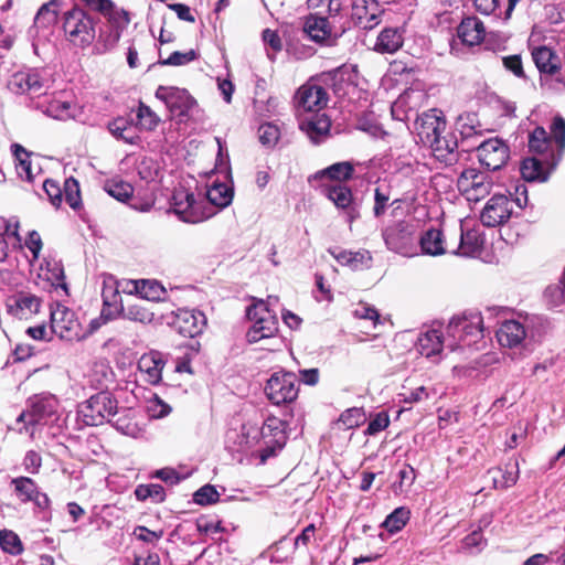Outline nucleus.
Segmentation results:
<instances>
[{
  "label": "nucleus",
  "mask_w": 565,
  "mask_h": 565,
  "mask_svg": "<svg viewBox=\"0 0 565 565\" xmlns=\"http://www.w3.org/2000/svg\"><path fill=\"white\" fill-rule=\"evenodd\" d=\"M258 139L262 145L273 147L279 139V129L273 124H263L258 128Z\"/></svg>",
  "instance_id": "54"
},
{
  "label": "nucleus",
  "mask_w": 565,
  "mask_h": 565,
  "mask_svg": "<svg viewBox=\"0 0 565 565\" xmlns=\"http://www.w3.org/2000/svg\"><path fill=\"white\" fill-rule=\"evenodd\" d=\"M104 190L114 199L126 202L134 193L130 183L120 179H111L105 182Z\"/></svg>",
  "instance_id": "47"
},
{
  "label": "nucleus",
  "mask_w": 565,
  "mask_h": 565,
  "mask_svg": "<svg viewBox=\"0 0 565 565\" xmlns=\"http://www.w3.org/2000/svg\"><path fill=\"white\" fill-rule=\"evenodd\" d=\"M552 132L557 147V153L552 152L545 158H526L522 161L520 171L525 181L544 182L556 168L565 152V119L561 116L554 118Z\"/></svg>",
  "instance_id": "2"
},
{
  "label": "nucleus",
  "mask_w": 565,
  "mask_h": 565,
  "mask_svg": "<svg viewBox=\"0 0 565 565\" xmlns=\"http://www.w3.org/2000/svg\"><path fill=\"white\" fill-rule=\"evenodd\" d=\"M56 7H57V0H51L50 2L44 3L40 8V10L35 17V22L46 23V24L55 22L56 18H57V13L55 10Z\"/></svg>",
  "instance_id": "60"
},
{
  "label": "nucleus",
  "mask_w": 565,
  "mask_h": 565,
  "mask_svg": "<svg viewBox=\"0 0 565 565\" xmlns=\"http://www.w3.org/2000/svg\"><path fill=\"white\" fill-rule=\"evenodd\" d=\"M446 129V120L441 116V111L437 109L423 113L415 121L416 135L424 146L427 142H431L434 137L444 134Z\"/></svg>",
  "instance_id": "15"
},
{
  "label": "nucleus",
  "mask_w": 565,
  "mask_h": 565,
  "mask_svg": "<svg viewBox=\"0 0 565 565\" xmlns=\"http://www.w3.org/2000/svg\"><path fill=\"white\" fill-rule=\"evenodd\" d=\"M233 189L225 183H214L206 191L209 202L216 207H226L232 203Z\"/></svg>",
  "instance_id": "43"
},
{
  "label": "nucleus",
  "mask_w": 565,
  "mask_h": 565,
  "mask_svg": "<svg viewBox=\"0 0 565 565\" xmlns=\"http://www.w3.org/2000/svg\"><path fill=\"white\" fill-rule=\"evenodd\" d=\"M57 399L53 395H34L28 399V409L18 417L19 422L30 425L45 423L57 412Z\"/></svg>",
  "instance_id": "11"
},
{
  "label": "nucleus",
  "mask_w": 565,
  "mask_h": 565,
  "mask_svg": "<svg viewBox=\"0 0 565 565\" xmlns=\"http://www.w3.org/2000/svg\"><path fill=\"white\" fill-rule=\"evenodd\" d=\"M532 56L541 73L555 74L559 70V57L547 46L535 47Z\"/></svg>",
  "instance_id": "35"
},
{
  "label": "nucleus",
  "mask_w": 565,
  "mask_h": 565,
  "mask_svg": "<svg viewBox=\"0 0 565 565\" xmlns=\"http://www.w3.org/2000/svg\"><path fill=\"white\" fill-rule=\"evenodd\" d=\"M483 320L479 313L455 317L446 327V348L451 351L457 348L472 347L483 338Z\"/></svg>",
  "instance_id": "3"
},
{
  "label": "nucleus",
  "mask_w": 565,
  "mask_h": 565,
  "mask_svg": "<svg viewBox=\"0 0 565 565\" xmlns=\"http://www.w3.org/2000/svg\"><path fill=\"white\" fill-rule=\"evenodd\" d=\"M43 189L47 194L52 205L58 207L62 203L63 196L65 202L71 205V177L64 180V191H62L56 181L51 179H46L44 181Z\"/></svg>",
  "instance_id": "40"
},
{
  "label": "nucleus",
  "mask_w": 565,
  "mask_h": 565,
  "mask_svg": "<svg viewBox=\"0 0 565 565\" xmlns=\"http://www.w3.org/2000/svg\"><path fill=\"white\" fill-rule=\"evenodd\" d=\"M459 231V244L451 248L450 253L467 257L475 256L480 252L483 244V238L477 231L465 232L461 225Z\"/></svg>",
  "instance_id": "34"
},
{
  "label": "nucleus",
  "mask_w": 565,
  "mask_h": 565,
  "mask_svg": "<svg viewBox=\"0 0 565 565\" xmlns=\"http://www.w3.org/2000/svg\"><path fill=\"white\" fill-rule=\"evenodd\" d=\"M327 93L319 85H302L296 94V104L305 111H318L327 105Z\"/></svg>",
  "instance_id": "19"
},
{
  "label": "nucleus",
  "mask_w": 565,
  "mask_h": 565,
  "mask_svg": "<svg viewBox=\"0 0 565 565\" xmlns=\"http://www.w3.org/2000/svg\"><path fill=\"white\" fill-rule=\"evenodd\" d=\"M198 57V53L194 50L188 52H173L167 60H161L159 63L162 65L181 66L189 64Z\"/></svg>",
  "instance_id": "57"
},
{
  "label": "nucleus",
  "mask_w": 565,
  "mask_h": 565,
  "mask_svg": "<svg viewBox=\"0 0 565 565\" xmlns=\"http://www.w3.org/2000/svg\"><path fill=\"white\" fill-rule=\"evenodd\" d=\"M418 242L423 254L426 255L439 256L451 250V247L445 241L443 232L437 228L425 231Z\"/></svg>",
  "instance_id": "27"
},
{
  "label": "nucleus",
  "mask_w": 565,
  "mask_h": 565,
  "mask_svg": "<svg viewBox=\"0 0 565 565\" xmlns=\"http://www.w3.org/2000/svg\"><path fill=\"white\" fill-rule=\"evenodd\" d=\"M354 172V168L352 163L348 161L337 162L326 168L324 170L317 173L320 178H328L333 181H338L341 183L342 181L349 180L352 178Z\"/></svg>",
  "instance_id": "45"
},
{
  "label": "nucleus",
  "mask_w": 565,
  "mask_h": 565,
  "mask_svg": "<svg viewBox=\"0 0 565 565\" xmlns=\"http://www.w3.org/2000/svg\"><path fill=\"white\" fill-rule=\"evenodd\" d=\"M120 313L125 319L142 324H153L161 320V317H158L152 310V306L143 300L128 305L126 308L122 307Z\"/></svg>",
  "instance_id": "30"
},
{
  "label": "nucleus",
  "mask_w": 565,
  "mask_h": 565,
  "mask_svg": "<svg viewBox=\"0 0 565 565\" xmlns=\"http://www.w3.org/2000/svg\"><path fill=\"white\" fill-rule=\"evenodd\" d=\"M218 492L216 489L211 486L206 484L201 487L193 495V500L195 503L200 505L211 504L218 500Z\"/></svg>",
  "instance_id": "59"
},
{
  "label": "nucleus",
  "mask_w": 565,
  "mask_h": 565,
  "mask_svg": "<svg viewBox=\"0 0 565 565\" xmlns=\"http://www.w3.org/2000/svg\"><path fill=\"white\" fill-rule=\"evenodd\" d=\"M134 288L141 299L148 301H160L163 299L166 289L156 280L134 281Z\"/></svg>",
  "instance_id": "42"
},
{
  "label": "nucleus",
  "mask_w": 565,
  "mask_h": 565,
  "mask_svg": "<svg viewBox=\"0 0 565 565\" xmlns=\"http://www.w3.org/2000/svg\"><path fill=\"white\" fill-rule=\"evenodd\" d=\"M492 477L493 486L497 489H505L513 486L518 480V471H503L500 468L489 470Z\"/></svg>",
  "instance_id": "53"
},
{
  "label": "nucleus",
  "mask_w": 565,
  "mask_h": 565,
  "mask_svg": "<svg viewBox=\"0 0 565 565\" xmlns=\"http://www.w3.org/2000/svg\"><path fill=\"white\" fill-rule=\"evenodd\" d=\"M117 413V401L108 392H99L78 405L77 415L85 425L98 426Z\"/></svg>",
  "instance_id": "6"
},
{
  "label": "nucleus",
  "mask_w": 565,
  "mask_h": 565,
  "mask_svg": "<svg viewBox=\"0 0 565 565\" xmlns=\"http://www.w3.org/2000/svg\"><path fill=\"white\" fill-rule=\"evenodd\" d=\"M307 7L313 14L338 17L342 9L341 0H307Z\"/></svg>",
  "instance_id": "48"
},
{
  "label": "nucleus",
  "mask_w": 565,
  "mask_h": 565,
  "mask_svg": "<svg viewBox=\"0 0 565 565\" xmlns=\"http://www.w3.org/2000/svg\"><path fill=\"white\" fill-rule=\"evenodd\" d=\"M445 337V332L435 328L420 333L417 339L418 352L428 359L438 361L443 349L446 348Z\"/></svg>",
  "instance_id": "20"
},
{
  "label": "nucleus",
  "mask_w": 565,
  "mask_h": 565,
  "mask_svg": "<svg viewBox=\"0 0 565 565\" xmlns=\"http://www.w3.org/2000/svg\"><path fill=\"white\" fill-rule=\"evenodd\" d=\"M354 316L359 319H365L372 321L375 327L380 320V315L374 307H371L367 303H359L354 310Z\"/></svg>",
  "instance_id": "63"
},
{
  "label": "nucleus",
  "mask_w": 565,
  "mask_h": 565,
  "mask_svg": "<svg viewBox=\"0 0 565 565\" xmlns=\"http://www.w3.org/2000/svg\"><path fill=\"white\" fill-rule=\"evenodd\" d=\"M263 41L273 51V54L268 53V57L274 60L275 54L282 50L280 36L276 31L266 29L263 31Z\"/></svg>",
  "instance_id": "61"
},
{
  "label": "nucleus",
  "mask_w": 565,
  "mask_h": 565,
  "mask_svg": "<svg viewBox=\"0 0 565 565\" xmlns=\"http://www.w3.org/2000/svg\"><path fill=\"white\" fill-rule=\"evenodd\" d=\"M429 147L433 156L445 163H452L456 161V149L458 148V142L456 137L451 132H447L445 130L444 134H439L431 139V142H427L425 145Z\"/></svg>",
  "instance_id": "22"
},
{
  "label": "nucleus",
  "mask_w": 565,
  "mask_h": 565,
  "mask_svg": "<svg viewBox=\"0 0 565 565\" xmlns=\"http://www.w3.org/2000/svg\"><path fill=\"white\" fill-rule=\"evenodd\" d=\"M138 125L143 130H154L160 121L157 114L143 103H140L137 110Z\"/></svg>",
  "instance_id": "52"
},
{
  "label": "nucleus",
  "mask_w": 565,
  "mask_h": 565,
  "mask_svg": "<svg viewBox=\"0 0 565 565\" xmlns=\"http://www.w3.org/2000/svg\"><path fill=\"white\" fill-rule=\"evenodd\" d=\"M512 201L503 194L493 195L484 205L480 220L487 227L504 224L512 215Z\"/></svg>",
  "instance_id": "12"
},
{
  "label": "nucleus",
  "mask_w": 565,
  "mask_h": 565,
  "mask_svg": "<svg viewBox=\"0 0 565 565\" xmlns=\"http://www.w3.org/2000/svg\"><path fill=\"white\" fill-rule=\"evenodd\" d=\"M41 299L30 292H19L7 301V311L14 318L28 319L39 312Z\"/></svg>",
  "instance_id": "18"
},
{
  "label": "nucleus",
  "mask_w": 565,
  "mask_h": 565,
  "mask_svg": "<svg viewBox=\"0 0 565 565\" xmlns=\"http://www.w3.org/2000/svg\"><path fill=\"white\" fill-rule=\"evenodd\" d=\"M171 205L173 212L185 223H200L214 214L203 200H198L193 193L184 189L174 191Z\"/></svg>",
  "instance_id": "7"
},
{
  "label": "nucleus",
  "mask_w": 565,
  "mask_h": 565,
  "mask_svg": "<svg viewBox=\"0 0 565 565\" xmlns=\"http://www.w3.org/2000/svg\"><path fill=\"white\" fill-rule=\"evenodd\" d=\"M172 327L183 337L194 338L202 333L206 318L198 310L179 309L171 321Z\"/></svg>",
  "instance_id": "16"
},
{
  "label": "nucleus",
  "mask_w": 565,
  "mask_h": 565,
  "mask_svg": "<svg viewBox=\"0 0 565 565\" xmlns=\"http://www.w3.org/2000/svg\"><path fill=\"white\" fill-rule=\"evenodd\" d=\"M273 300L277 299L268 297L267 302L258 300L247 308L246 316L252 322L246 334L249 343H256L262 339L271 338L277 333L278 320L268 308V303H271Z\"/></svg>",
  "instance_id": "4"
},
{
  "label": "nucleus",
  "mask_w": 565,
  "mask_h": 565,
  "mask_svg": "<svg viewBox=\"0 0 565 565\" xmlns=\"http://www.w3.org/2000/svg\"><path fill=\"white\" fill-rule=\"evenodd\" d=\"M330 127L331 121L324 114L316 115L301 124V129L315 143H319L329 135Z\"/></svg>",
  "instance_id": "36"
},
{
  "label": "nucleus",
  "mask_w": 565,
  "mask_h": 565,
  "mask_svg": "<svg viewBox=\"0 0 565 565\" xmlns=\"http://www.w3.org/2000/svg\"><path fill=\"white\" fill-rule=\"evenodd\" d=\"M459 39L468 45L481 43L486 36L483 23L476 17H468L461 21L457 30Z\"/></svg>",
  "instance_id": "31"
},
{
  "label": "nucleus",
  "mask_w": 565,
  "mask_h": 565,
  "mask_svg": "<svg viewBox=\"0 0 565 565\" xmlns=\"http://www.w3.org/2000/svg\"><path fill=\"white\" fill-rule=\"evenodd\" d=\"M390 199L391 195L387 186L380 185L375 189L373 212L376 217L385 213Z\"/></svg>",
  "instance_id": "55"
},
{
  "label": "nucleus",
  "mask_w": 565,
  "mask_h": 565,
  "mask_svg": "<svg viewBox=\"0 0 565 565\" xmlns=\"http://www.w3.org/2000/svg\"><path fill=\"white\" fill-rule=\"evenodd\" d=\"M156 97L164 102L177 116H188L196 104L188 90L173 86H159L156 90Z\"/></svg>",
  "instance_id": "14"
},
{
  "label": "nucleus",
  "mask_w": 565,
  "mask_h": 565,
  "mask_svg": "<svg viewBox=\"0 0 565 565\" xmlns=\"http://www.w3.org/2000/svg\"><path fill=\"white\" fill-rule=\"evenodd\" d=\"M14 491L21 501H33L39 508L47 507L49 498L38 490L35 482L28 477H19L12 480Z\"/></svg>",
  "instance_id": "25"
},
{
  "label": "nucleus",
  "mask_w": 565,
  "mask_h": 565,
  "mask_svg": "<svg viewBox=\"0 0 565 565\" xmlns=\"http://www.w3.org/2000/svg\"><path fill=\"white\" fill-rule=\"evenodd\" d=\"M540 320L534 316H520L503 321L495 332L501 347L513 351L519 359L532 353Z\"/></svg>",
  "instance_id": "1"
},
{
  "label": "nucleus",
  "mask_w": 565,
  "mask_h": 565,
  "mask_svg": "<svg viewBox=\"0 0 565 565\" xmlns=\"http://www.w3.org/2000/svg\"><path fill=\"white\" fill-rule=\"evenodd\" d=\"M73 44L88 46L95 39L93 20L78 8L73 7Z\"/></svg>",
  "instance_id": "21"
},
{
  "label": "nucleus",
  "mask_w": 565,
  "mask_h": 565,
  "mask_svg": "<svg viewBox=\"0 0 565 565\" xmlns=\"http://www.w3.org/2000/svg\"><path fill=\"white\" fill-rule=\"evenodd\" d=\"M463 548L470 552H479L484 546L483 535L479 531H473L462 540Z\"/></svg>",
  "instance_id": "64"
},
{
  "label": "nucleus",
  "mask_w": 565,
  "mask_h": 565,
  "mask_svg": "<svg viewBox=\"0 0 565 565\" xmlns=\"http://www.w3.org/2000/svg\"><path fill=\"white\" fill-rule=\"evenodd\" d=\"M265 393L275 405L294 402L299 393L296 374L285 371L275 372L267 381Z\"/></svg>",
  "instance_id": "8"
},
{
  "label": "nucleus",
  "mask_w": 565,
  "mask_h": 565,
  "mask_svg": "<svg viewBox=\"0 0 565 565\" xmlns=\"http://www.w3.org/2000/svg\"><path fill=\"white\" fill-rule=\"evenodd\" d=\"M103 309L100 316L107 321L122 310L121 298L118 290V281L111 275L104 276L103 288Z\"/></svg>",
  "instance_id": "17"
},
{
  "label": "nucleus",
  "mask_w": 565,
  "mask_h": 565,
  "mask_svg": "<svg viewBox=\"0 0 565 565\" xmlns=\"http://www.w3.org/2000/svg\"><path fill=\"white\" fill-rule=\"evenodd\" d=\"M458 189L468 201L478 202L486 198L492 188V181L484 173L476 169H466L458 178Z\"/></svg>",
  "instance_id": "9"
},
{
  "label": "nucleus",
  "mask_w": 565,
  "mask_h": 565,
  "mask_svg": "<svg viewBox=\"0 0 565 565\" xmlns=\"http://www.w3.org/2000/svg\"><path fill=\"white\" fill-rule=\"evenodd\" d=\"M164 361L159 351L145 353L138 362V369L146 374V381L150 384H158L162 377Z\"/></svg>",
  "instance_id": "29"
},
{
  "label": "nucleus",
  "mask_w": 565,
  "mask_h": 565,
  "mask_svg": "<svg viewBox=\"0 0 565 565\" xmlns=\"http://www.w3.org/2000/svg\"><path fill=\"white\" fill-rule=\"evenodd\" d=\"M529 148L532 152L545 158L551 156L552 152L557 153V147L554 141L553 132L547 135L546 130L542 127H536L529 136Z\"/></svg>",
  "instance_id": "32"
},
{
  "label": "nucleus",
  "mask_w": 565,
  "mask_h": 565,
  "mask_svg": "<svg viewBox=\"0 0 565 565\" xmlns=\"http://www.w3.org/2000/svg\"><path fill=\"white\" fill-rule=\"evenodd\" d=\"M45 276L55 290L62 289L68 296V285L65 281L64 268L61 262L55 259L45 260Z\"/></svg>",
  "instance_id": "41"
},
{
  "label": "nucleus",
  "mask_w": 565,
  "mask_h": 565,
  "mask_svg": "<svg viewBox=\"0 0 565 565\" xmlns=\"http://www.w3.org/2000/svg\"><path fill=\"white\" fill-rule=\"evenodd\" d=\"M403 45V35L396 28H386L377 36L374 50L379 53H395Z\"/></svg>",
  "instance_id": "37"
},
{
  "label": "nucleus",
  "mask_w": 565,
  "mask_h": 565,
  "mask_svg": "<svg viewBox=\"0 0 565 565\" xmlns=\"http://www.w3.org/2000/svg\"><path fill=\"white\" fill-rule=\"evenodd\" d=\"M381 13L377 1L371 0L364 1L363 4H355L352 17L356 26L372 30L381 22Z\"/></svg>",
  "instance_id": "23"
},
{
  "label": "nucleus",
  "mask_w": 565,
  "mask_h": 565,
  "mask_svg": "<svg viewBox=\"0 0 565 565\" xmlns=\"http://www.w3.org/2000/svg\"><path fill=\"white\" fill-rule=\"evenodd\" d=\"M260 435L265 439L270 438L267 445L282 448L286 443L285 423L277 417H268L260 429Z\"/></svg>",
  "instance_id": "38"
},
{
  "label": "nucleus",
  "mask_w": 565,
  "mask_h": 565,
  "mask_svg": "<svg viewBox=\"0 0 565 565\" xmlns=\"http://www.w3.org/2000/svg\"><path fill=\"white\" fill-rule=\"evenodd\" d=\"M335 18L337 17L308 14L303 20V33L317 44L329 45L339 36L333 26Z\"/></svg>",
  "instance_id": "10"
},
{
  "label": "nucleus",
  "mask_w": 565,
  "mask_h": 565,
  "mask_svg": "<svg viewBox=\"0 0 565 565\" xmlns=\"http://www.w3.org/2000/svg\"><path fill=\"white\" fill-rule=\"evenodd\" d=\"M409 519V511L405 508L395 509L383 522V526L391 533L401 531Z\"/></svg>",
  "instance_id": "50"
},
{
  "label": "nucleus",
  "mask_w": 565,
  "mask_h": 565,
  "mask_svg": "<svg viewBox=\"0 0 565 565\" xmlns=\"http://www.w3.org/2000/svg\"><path fill=\"white\" fill-rule=\"evenodd\" d=\"M390 425V417L385 412L377 413L369 423L366 435L373 436L384 430Z\"/></svg>",
  "instance_id": "62"
},
{
  "label": "nucleus",
  "mask_w": 565,
  "mask_h": 565,
  "mask_svg": "<svg viewBox=\"0 0 565 565\" xmlns=\"http://www.w3.org/2000/svg\"><path fill=\"white\" fill-rule=\"evenodd\" d=\"M0 547L11 555H20L23 552L22 542L17 533L3 529L0 531Z\"/></svg>",
  "instance_id": "49"
},
{
  "label": "nucleus",
  "mask_w": 565,
  "mask_h": 565,
  "mask_svg": "<svg viewBox=\"0 0 565 565\" xmlns=\"http://www.w3.org/2000/svg\"><path fill=\"white\" fill-rule=\"evenodd\" d=\"M382 237L388 250L405 257L417 255V236L413 224L395 222L382 230Z\"/></svg>",
  "instance_id": "5"
},
{
  "label": "nucleus",
  "mask_w": 565,
  "mask_h": 565,
  "mask_svg": "<svg viewBox=\"0 0 565 565\" xmlns=\"http://www.w3.org/2000/svg\"><path fill=\"white\" fill-rule=\"evenodd\" d=\"M106 320L100 317L87 318L85 315L82 318H76V326L73 323V335L77 340H84L96 330H98Z\"/></svg>",
  "instance_id": "44"
},
{
  "label": "nucleus",
  "mask_w": 565,
  "mask_h": 565,
  "mask_svg": "<svg viewBox=\"0 0 565 565\" xmlns=\"http://www.w3.org/2000/svg\"><path fill=\"white\" fill-rule=\"evenodd\" d=\"M476 10L484 15L509 19L520 0H472Z\"/></svg>",
  "instance_id": "33"
},
{
  "label": "nucleus",
  "mask_w": 565,
  "mask_h": 565,
  "mask_svg": "<svg viewBox=\"0 0 565 565\" xmlns=\"http://www.w3.org/2000/svg\"><path fill=\"white\" fill-rule=\"evenodd\" d=\"M51 330L61 340H71V317L66 305L56 301L51 307Z\"/></svg>",
  "instance_id": "28"
},
{
  "label": "nucleus",
  "mask_w": 565,
  "mask_h": 565,
  "mask_svg": "<svg viewBox=\"0 0 565 565\" xmlns=\"http://www.w3.org/2000/svg\"><path fill=\"white\" fill-rule=\"evenodd\" d=\"M477 152L480 163L492 171L501 169L509 159V147L498 138L482 141Z\"/></svg>",
  "instance_id": "13"
},
{
  "label": "nucleus",
  "mask_w": 565,
  "mask_h": 565,
  "mask_svg": "<svg viewBox=\"0 0 565 565\" xmlns=\"http://www.w3.org/2000/svg\"><path fill=\"white\" fill-rule=\"evenodd\" d=\"M46 113L52 118L66 120L71 118V104L67 100H53L49 104Z\"/></svg>",
  "instance_id": "58"
},
{
  "label": "nucleus",
  "mask_w": 565,
  "mask_h": 565,
  "mask_svg": "<svg viewBox=\"0 0 565 565\" xmlns=\"http://www.w3.org/2000/svg\"><path fill=\"white\" fill-rule=\"evenodd\" d=\"M11 150L15 160V170L21 179L32 182L34 179L32 161L30 159L31 152L19 143H13Z\"/></svg>",
  "instance_id": "39"
},
{
  "label": "nucleus",
  "mask_w": 565,
  "mask_h": 565,
  "mask_svg": "<svg viewBox=\"0 0 565 565\" xmlns=\"http://www.w3.org/2000/svg\"><path fill=\"white\" fill-rule=\"evenodd\" d=\"M108 129L114 137L124 140L126 143L135 145L139 140V136L136 134L135 128L124 118H118L111 121Z\"/></svg>",
  "instance_id": "46"
},
{
  "label": "nucleus",
  "mask_w": 565,
  "mask_h": 565,
  "mask_svg": "<svg viewBox=\"0 0 565 565\" xmlns=\"http://www.w3.org/2000/svg\"><path fill=\"white\" fill-rule=\"evenodd\" d=\"M365 413L361 407H352L345 409L339 417V424L343 426L344 429H352L359 427L365 422Z\"/></svg>",
  "instance_id": "51"
},
{
  "label": "nucleus",
  "mask_w": 565,
  "mask_h": 565,
  "mask_svg": "<svg viewBox=\"0 0 565 565\" xmlns=\"http://www.w3.org/2000/svg\"><path fill=\"white\" fill-rule=\"evenodd\" d=\"M42 87L43 84L36 73L18 72L8 82L9 90L14 94L30 93L39 96L42 94Z\"/></svg>",
  "instance_id": "24"
},
{
  "label": "nucleus",
  "mask_w": 565,
  "mask_h": 565,
  "mask_svg": "<svg viewBox=\"0 0 565 565\" xmlns=\"http://www.w3.org/2000/svg\"><path fill=\"white\" fill-rule=\"evenodd\" d=\"M324 193L338 209L348 210L349 220L358 217V211L353 207L351 189L342 183L330 184L324 188Z\"/></svg>",
  "instance_id": "26"
},
{
  "label": "nucleus",
  "mask_w": 565,
  "mask_h": 565,
  "mask_svg": "<svg viewBox=\"0 0 565 565\" xmlns=\"http://www.w3.org/2000/svg\"><path fill=\"white\" fill-rule=\"evenodd\" d=\"M147 411L152 418H162L171 413V407L158 395L148 401Z\"/></svg>",
  "instance_id": "56"
}]
</instances>
